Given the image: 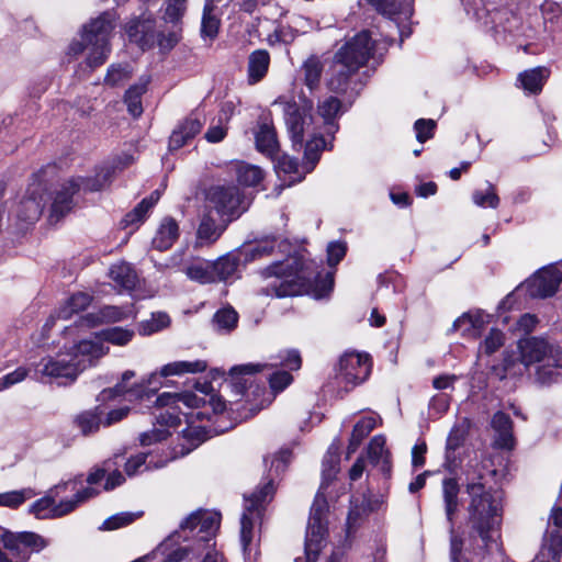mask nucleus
<instances>
[{"instance_id": "obj_1", "label": "nucleus", "mask_w": 562, "mask_h": 562, "mask_svg": "<svg viewBox=\"0 0 562 562\" xmlns=\"http://www.w3.org/2000/svg\"><path fill=\"white\" fill-rule=\"evenodd\" d=\"M495 471L476 459L471 460L465 469V492L468 494V525L484 546H496L503 520V492L487 484V477Z\"/></svg>"}, {"instance_id": "obj_2", "label": "nucleus", "mask_w": 562, "mask_h": 562, "mask_svg": "<svg viewBox=\"0 0 562 562\" xmlns=\"http://www.w3.org/2000/svg\"><path fill=\"white\" fill-rule=\"evenodd\" d=\"M260 276L267 281L260 293L267 296L285 297L307 293L322 300L328 297L334 289V272L322 276L316 271L314 261L305 262L295 257L273 262L262 269Z\"/></svg>"}, {"instance_id": "obj_3", "label": "nucleus", "mask_w": 562, "mask_h": 562, "mask_svg": "<svg viewBox=\"0 0 562 562\" xmlns=\"http://www.w3.org/2000/svg\"><path fill=\"white\" fill-rule=\"evenodd\" d=\"M518 356L505 353L503 367L506 372L521 373L524 369L535 367L536 379L541 384H550L562 372V349L544 337L526 336L517 341Z\"/></svg>"}, {"instance_id": "obj_4", "label": "nucleus", "mask_w": 562, "mask_h": 562, "mask_svg": "<svg viewBox=\"0 0 562 562\" xmlns=\"http://www.w3.org/2000/svg\"><path fill=\"white\" fill-rule=\"evenodd\" d=\"M273 105L282 109L284 122L292 140L293 147L304 146V161L306 172H311L317 161L319 160L321 153L326 148V140L323 135L316 130L311 111L313 102L311 100H303V104L299 105L295 101L280 97L274 100Z\"/></svg>"}, {"instance_id": "obj_5", "label": "nucleus", "mask_w": 562, "mask_h": 562, "mask_svg": "<svg viewBox=\"0 0 562 562\" xmlns=\"http://www.w3.org/2000/svg\"><path fill=\"white\" fill-rule=\"evenodd\" d=\"M218 513L198 509L191 513L181 524L178 530L167 537L150 554L143 557V562H181L191 552L195 551L191 546H182L181 542L191 541L190 532H194L201 540H210L215 536L220 527Z\"/></svg>"}, {"instance_id": "obj_6", "label": "nucleus", "mask_w": 562, "mask_h": 562, "mask_svg": "<svg viewBox=\"0 0 562 562\" xmlns=\"http://www.w3.org/2000/svg\"><path fill=\"white\" fill-rule=\"evenodd\" d=\"M464 11L482 27L491 32L496 40L507 41L508 37H529V27L510 8L499 7L496 0H461Z\"/></svg>"}, {"instance_id": "obj_7", "label": "nucleus", "mask_w": 562, "mask_h": 562, "mask_svg": "<svg viewBox=\"0 0 562 562\" xmlns=\"http://www.w3.org/2000/svg\"><path fill=\"white\" fill-rule=\"evenodd\" d=\"M338 456H330L323 462V483L312 504L306 530V562H315L317 560L318 553L323 548V543L327 535L326 516L328 513V503L325 498L324 491L328 484V481L334 479L338 472Z\"/></svg>"}, {"instance_id": "obj_8", "label": "nucleus", "mask_w": 562, "mask_h": 562, "mask_svg": "<svg viewBox=\"0 0 562 562\" xmlns=\"http://www.w3.org/2000/svg\"><path fill=\"white\" fill-rule=\"evenodd\" d=\"M117 16L115 11L108 10L82 26L81 38L89 53L87 64L97 68L105 63L111 52L110 38Z\"/></svg>"}, {"instance_id": "obj_9", "label": "nucleus", "mask_w": 562, "mask_h": 562, "mask_svg": "<svg viewBox=\"0 0 562 562\" xmlns=\"http://www.w3.org/2000/svg\"><path fill=\"white\" fill-rule=\"evenodd\" d=\"M274 494L273 479L258 486L250 495L244 496V512L240 518V541L245 555L250 554L255 528L261 524L263 512Z\"/></svg>"}, {"instance_id": "obj_10", "label": "nucleus", "mask_w": 562, "mask_h": 562, "mask_svg": "<svg viewBox=\"0 0 562 562\" xmlns=\"http://www.w3.org/2000/svg\"><path fill=\"white\" fill-rule=\"evenodd\" d=\"M155 403L161 408V412L156 415L158 423L167 428H173L181 424V416L186 418L187 424H191L193 412H184L182 408H199L205 404V398L191 392H165L157 396Z\"/></svg>"}, {"instance_id": "obj_11", "label": "nucleus", "mask_w": 562, "mask_h": 562, "mask_svg": "<svg viewBox=\"0 0 562 562\" xmlns=\"http://www.w3.org/2000/svg\"><path fill=\"white\" fill-rule=\"evenodd\" d=\"M374 45L370 32L361 31L347 40L334 54V57L359 71L370 59H374Z\"/></svg>"}, {"instance_id": "obj_12", "label": "nucleus", "mask_w": 562, "mask_h": 562, "mask_svg": "<svg viewBox=\"0 0 562 562\" xmlns=\"http://www.w3.org/2000/svg\"><path fill=\"white\" fill-rule=\"evenodd\" d=\"M0 540L12 555L30 560L32 553H38L48 546L41 535L32 531L12 532L0 526Z\"/></svg>"}, {"instance_id": "obj_13", "label": "nucleus", "mask_w": 562, "mask_h": 562, "mask_svg": "<svg viewBox=\"0 0 562 562\" xmlns=\"http://www.w3.org/2000/svg\"><path fill=\"white\" fill-rule=\"evenodd\" d=\"M206 207L215 210L221 216H238L245 209L241 206V194L235 186H213L206 192Z\"/></svg>"}, {"instance_id": "obj_14", "label": "nucleus", "mask_w": 562, "mask_h": 562, "mask_svg": "<svg viewBox=\"0 0 562 562\" xmlns=\"http://www.w3.org/2000/svg\"><path fill=\"white\" fill-rule=\"evenodd\" d=\"M371 362L368 355L346 352L339 360L337 379L346 385V389L353 387L370 374Z\"/></svg>"}, {"instance_id": "obj_15", "label": "nucleus", "mask_w": 562, "mask_h": 562, "mask_svg": "<svg viewBox=\"0 0 562 562\" xmlns=\"http://www.w3.org/2000/svg\"><path fill=\"white\" fill-rule=\"evenodd\" d=\"M459 483L454 477H446L442 481V497L447 520L450 522V557L451 562H458L463 548V541L454 533L453 519L459 508Z\"/></svg>"}, {"instance_id": "obj_16", "label": "nucleus", "mask_w": 562, "mask_h": 562, "mask_svg": "<svg viewBox=\"0 0 562 562\" xmlns=\"http://www.w3.org/2000/svg\"><path fill=\"white\" fill-rule=\"evenodd\" d=\"M375 10L393 23L398 30L401 42L412 33L408 21L413 15V5L409 0L401 2L389 0H369Z\"/></svg>"}, {"instance_id": "obj_17", "label": "nucleus", "mask_w": 562, "mask_h": 562, "mask_svg": "<svg viewBox=\"0 0 562 562\" xmlns=\"http://www.w3.org/2000/svg\"><path fill=\"white\" fill-rule=\"evenodd\" d=\"M171 266L178 268L191 281L200 284L214 283L212 261L194 258L186 252H177L171 257Z\"/></svg>"}, {"instance_id": "obj_18", "label": "nucleus", "mask_w": 562, "mask_h": 562, "mask_svg": "<svg viewBox=\"0 0 562 562\" xmlns=\"http://www.w3.org/2000/svg\"><path fill=\"white\" fill-rule=\"evenodd\" d=\"M207 363L204 360H180L173 361L161 367L159 372L151 373L147 380L146 387L143 386V396L149 398L150 393H155L159 385L160 379L173 375L195 374L205 371Z\"/></svg>"}, {"instance_id": "obj_19", "label": "nucleus", "mask_w": 562, "mask_h": 562, "mask_svg": "<svg viewBox=\"0 0 562 562\" xmlns=\"http://www.w3.org/2000/svg\"><path fill=\"white\" fill-rule=\"evenodd\" d=\"M358 70L348 66L341 60L333 56L327 79V88L335 93H348L356 95L359 93L360 87L356 80Z\"/></svg>"}, {"instance_id": "obj_20", "label": "nucleus", "mask_w": 562, "mask_h": 562, "mask_svg": "<svg viewBox=\"0 0 562 562\" xmlns=\"http://www.w3.org/2000/svg\"><path fill=\"white\" fill-rule=\"evenodd\" d=\"M562 281V270L558 265H550L536 272L527 282L526 288L532 297L552 296Z\"/></svg>"}, {"instance_id": "obj_21", "label": "nucleus", "mask_w": 562, "mask_h": 562, "mask_svg": "<svg viewBox=\"0 0 562 562\" xmlns=\"http://www.w3.org/2000/svg\"><path fill=\"white\" fill-rule=\"evenodd\" d=\"M279 361L273 363H245L234 366L229 370V375L236 380V383H246L247 380H243L244 375H252L257 372L265 370L268 367H284L290 370H299L301 368V356L296 350H289L278 356Z\"/></svg>"}, {"instance_id": "obj_22", "label": "nucleus", "mask_w": 562, "mask_h": 562, "mask_svg": "<svg viewBox=\"0 0 562 562\" xmlns=\"http://www.w3.org/2000/svg\"><path fill=\"white\" fill-rule=\"evenodd\" d=\"M83 369L85 366L80 368L77 357H70L69 355L44 358L37 366V371L43 375L55 379L63 378L69 382H74Z\"/></svg>"}, {"instance_id": "obj_23", "label": "nucleus", "mask_w": 562, "mask_h": 562, "mask_svg": "<svg viewBox=\"0 0 562 562\" xmlns=\"http://www.w3.org/2000/svg\"><path fill=\"white\" fill-rule=\"evenodd\" d=\"M89 179L90 178L70 179L67 182L63 183L58 190H56L50 207V221L57 222L72 210V196L81 188L86 191H90L89 189H87L86 183V181Z\"/></svg>"}, {"instance_id": "obj_24", "label": "nucleus", "mask_w": 562, "mask_h": 562, "mask_svg": "<svg viewBox=\"0 0 562 562\" xmlns=\"http://www.w3.org/2000/svg\"><path fill=\"white\" fill-rule=\"evenodd\" d=\"M44 193L40 186L30 188L16 209V217L21 223L32 225L36 223L44 210Z\"/></svg>"}, {"instance_id": "obj_25", "label": "nucleus", "mask_w": 562, "mask_h": 562, "mask_svg": "<svg viewBox=\"0 0 562 562\" xmlns=\"http://www.w3.org/2000/svg\"><path fill=\"white\" fill-rule=\"evenodd\" d=\"M562 508L553 507L549 517V526L543 537L542 554L548 552L554 562H559L562 555Z\"/></svg>"}, {"instance_id": "obj_26", "label": "nucleus", "mask_w": 562, "mask_h": 562, "mask_svg": "<svg viewBox=\"0 0 562 562\" xmlns=\"http://www.w3.org/2000/svg\"><path fill=\"white\" fill-rule=\"evenodd\" d=\"M135 378V372L127 370L122 374L121 381L113 387L104 389L100 392L97 397L98 402H106L115 400L116 397H123L128 402L137 401L140 398V383L135 381L128 384L131 379Z\"/></svg>"}, {"instance_id": "obj_27", "label": "nucleus", "mask_w": 562, "mask_h": 562, "mask_svg": "<svg viewBox=\"0 0 562 562\" xmlns=\"http://www.w3.org/2000/svg\"><path fill=\"white\" fill-rule=\"evenodd\" d=\"M204 122L196 113L190 114L173 130L169 138V150H178L189 140L194 138L203 126Z\"/></svg>"}, {"instance_id": "obj_28", "label": "nucleus", "mask_w": 562, "mask_h": 562, "mask_svg": "<svg viewBox=\"0 0 562 562\" xmlns=\"http://www.w3.org/2000/svg\"><path fill=\"white\" fill-rule=\"evenodd\" d=\"M490 322V315L483 312H468L457 318L453 328L460 331L463 337L477 338L482 335Z\"/></svg>"}, {"instance_id": "obj_29", "label": "nucleus", "mask_w": 562, "mask_h": 562, "mask_svg": "<svg viewBox=\"0 0 562 562\" xmlns=\"http://www.w3.org/2000/svg\"><path fill=\"white\" fill-rule=\"evenodd\" d=\"M124 312L116 306L105 305L97 312L88 313L76 322L77 328H94L105 323L119 322L123 318Z\"/></svg>"}, {"instance_id": "obj_30", "label": "nucleus", "mask_w": 562, "mask_h": 562, "mask_svg": "<svg viewBox=\"0 0 562 562\" xmlns=\"http://www.w3.org/2000/svg\"><path fill=\"white\" fill-rule=\"evenodd\" d=\"M256 148L261 154L273 158L279 151V142L273 125L267 121L258 123L255 132Z\"/></svg>"}, {"instance_id": "obj_31", "label": "nucleus", "mask_w": 562, "mask_h": 562, "mask_svg": "<svg viewBox=\"0 0 562 562\" xmlns=\"http://www.w3.org/2000/svg\"><path fill=\"white\" fill-rule=\"evenodd\" d=\"M551 75V70L544 66L527 69L518 75L519 87L529 94H539Z\"/></svg>"}, {"instance_id": "obj_32", "label": "nucleus", "mask_w": 562, "mask_h": 562, "mask_svg": "<svg viewBox=\"0 0 562 562\" xmlns=\"http://www.w3.org/2000/svg\"><path fill=\"white\" fill-rule=\"evenodd\" d=\"M272 159L276 160L274 167L279 178L282 179L286 186L302 181L307 173L305 165L303 166V171H301L297 160L289 155H282L280 157L276 155Z\"/></svg>"}, {"instance_id": "obj_33", "label": "nucleus", "mask_w": 562, "mask_h": 562, "mask_svg": "<svg viewBox=\"0 0 562 562\" xmlns=\"http://www.w3.org/2000/svg\"><path fill=\"white\" fill-rule=\"evenodd\" d=\"M179 237V225L177 221L170 216L161 220L155 236L153 246L158 250L169 249Z\"/></svg>"}, {"instance_id": "obj_34", "label": "nucleus", "mask_w": 562, "mask_h": 562, "mask_svg": "<svg viewBox=\"0 0 562 562\" xmlns=\"http://www.w3.org/2000/svg\"><path fill=\"white\" fill-rule=\"evenodd\" d=\"M341 102L336 97H328L318 103L317 113L323 120L324 133L333 136L338 131L336 119L340 112Z\"/></svg>"}, {"instance_id": "obj_35", "label": "nucleus", "mask_w": 562, "mask_h": 562, "mask_svg": "<svg viewBox=\"0 0 562 562\" xmlns=\"http://www.w3.org/2000/svg\"><path fill=\"white\" fill-rule=\"evenodd\" d=\"M74 355L69 356L77 357V361L80 362V368L83 366L86 368V360L80 359V357H88V364L91 366L93 360L99 359L109 352V347L104 346L99 338H95V340L83 339L74 347Z\"/></svg>"}, {"instance_id": "obj_36", "label": "nucleus", "mask_w": 562, "mask_h": 562, "mask_svg": "<svg viewBox=\"0 0 562 562\" xmlns=\"http://www.w3.org/2000/svg\"><path fill=\"white\" fill-rule=\"evenodd\" d=\"M135 159L133 156L124 154L123 156L117 158V161L114 166L103 167L100 170V172L97 173L95 178L87 180V189H89L90 192L103 189L105 186L110 183L112 176L115 173L117 169L122 170L127 166L132 165Z\"/></svg>"}, {"instance_id": "obj_37", "label": "nucleus", "mask_w": 562, "mask_h": 562, "mask_svg": "<svg viewBox=\"0 0 562 562\" xmlns=\"http://www.w3.org/2000/svg\"><path fill=\"white\" fill-rule=\"evenodd\" d=\"M77 484V479L61 482L54 486V488L50 490V493L54 495H47L44 496L36 502H34L31 506L30 512L34 514L37 518L44 519V518H50V509L54 506L55 503V496H57L60 492H66L68 487L71 485V491L75 490Z\"/></svg>"}, {"instance_id": "obj_38", "label": "nucleus", "mask_w": 562, "mask_h": 562, "mask_svg": "<svg viewBox=\"0 0 562 562\" xmlns=\"http://www.w3.org/2000/svg\"><path fill=\"white\" fill-rule=\"evenodd\" d=\"M215 282H227L239 278V259L233 254H227L216 261H212Z\"/></svg>"}, {"instance_id": "obj_39", "label": "nucleus", "mask_w": 562, "mask_h": 562, "mask_svg": "<svg viewBox=\"0 0 562 562\" xmlns=\"http://www.w3.org/2000/svg\"><path fill=\"white\" fill-rule=\"evenodd\" d=\"M270 65V55L265 49L252 52L248 58V80L250 83L259 82L267 74Z\"/></svg>"}, {"instance_id": "obj_40", "label": "nucleus", "mask_w": 562, "mask_h": 562, "mask_svg": "<svg viewBox=\"0 0 562 562\" xmlns=\"http://www.w3.org/2000/svg\"><path fill=\"white\" fill-rule=\"evenodd\" d=\"M221 21L214 14L213 5L211 2H205L203 8V15L201 21V37L204 42L210 44L217 37Z\"/></svg>"}, {"instance_id": "obj_41", "label": "nucleus", "mask_w": 562, "mask_h": 562, "mask_svg": "<svg viewBox=\"0 0 562 562\" xmlns=\"http://www.w3.org/2000/svg\"><path fill=\"white\" fill-rule=\"evenodd\" d=\"M324 70V64L322 59L316 56H310L302 65V71L304 75V83L311 90H315L321 82V78Z\"/></svg>"}, {"instance_id": "obj_42", "label": "nucleus", "mask_w": 562, "mask_h": 562, "mask_svg": "<svg viewBox=\"0 0 562 562\" xmlns=\"http://www.w3.org/2000/svg\"><path fill=\"white\" fill-rule=\"evenodd\" d=\"M92 296L86 292L74 293L57 312L60 319H69L74 314L85 311L91 303Z\"/></svg>"}, {"instance_id": "obj_43", "label": "nucleus", "mask_w": 562, "mask_h": 562, "mask_svg": "<svg viewBox=\"0 0 562 562\" xmlns=\"http://www.w3.org/2000/svg\"><path fill=\"white\" fill-rule=\"evenodd\" d=\"M368 458L374 465L381 467L383 472L390 471L389 453L385 450V438L381 435L374 436L368 447Z\"/></svg>"}, {"instance_id": "obj_44", "label": "nucleus", "mask_w": 562, "mask_h": 562, "mask_svg": "<svg viewBox=\"0 0 562 562\" xmlns=\"http://www.w3.org/2000/svg\"><path fill=\"white\" fill-rule=\"evenodd\" d=\"M277 246H280V243L274 237L265 238L255 244L247 245L243 254L247 261H254L272 255Z\"/></svg>"}, {"instance_id": "obj_45", "label": "nucleus", "mask_w": 562, "mask_h": 562, "mask_svg": "<svg viewBox=\"0 0 562 562\" xmlns=\"http://www.w3.org/2000/svg\"><path fill=\"white\" fill-rule=\"evenodd\" d=\"M102 415L103 411L100 406H97L93 409L85 411L78 414L75 418V424L81 430V432L87 436L99 430L102 423Z\"/></svg>"}, {"instance_id": "obj_46", "label": "nucleus", "mask_w": 562, "mask_h": 562, "mask_svg": "<svg viewBox=\"0 0 562 562\" xmlns=\"http://www.w3.org/2000/svg\"><path fill=\"white\" fill-rule=\"evenodd\" d=\"M109 274L115 285L121 289L130 291L135 288L137 277L130 265H114L111 267Z\"/></svg>"}, {"instance_id": "obj_47", "label": "nucleus", "mask_w": 562, "mask_h": 562, "mask_svg": "<svg viewBox=\"0 0 562 562\" xmlns=\"http://www.w3.org/2000/svg\"><path fill=\"white\" fill-rule=\"evenodd\" d=\"M236 177L240 184L255 187L263 179V171L258 166L239 162L235 166Z\"/></svg>"}, {"instance_id": "obj_48", "label": "nucleus", "mask_w": 562, "mask_h": 562, "mask_svg": "<svg viewBox=\"0 0 562 562\" xmlns=\"http://www.w3.org/2000/svg\"><path fill=\"white\" fill-rule=\"evenodd\" d=\"M222 231L217 227L214 218L210 214L202 217L196 232V239L200 245H209L217 240Z\"/></svg>"}, {"instance_id": "obj_49", "label": "nucleus", "mask_w": 562, "mask_h": 562, "mask_svg": "<svg viewBox=\"0 0 562 562\" xmlns=\"http://www.w3.org/2000/svg\"><path fill=\"white\" fill-rule=\"evenodd\" d=\"M306 22L307 20L303 18H297L293 21L294 25L281 24L274 30L273 34L271 35V38L274 37L277 42L286 45L291 44L300 34L305 33V31H300L299 27H302L303 23Z\"/></svg>"}, {"instance_id": "obj_50", "label": "nucleus", "mask_w": 562, "mask_h": 562, "mask_svg": "<svg viewBox=\"0 0 562 562\" xmlns=\"http://www.w3.org/2000/svg\"><path fill=\"white\" fill-rule=\"evenodd\" d=\"M471 427V422L468 418H461L458 420L452 427L448 438H447V450L456 451L459 447L464 442L469 430Z\"/></svg>"}, {"instance_id": "obj_51", "label": "nucleus", "mask_w": 562, "mask_h": 562, "mask_svg": "<svg viewBox=\"0 0 562 562\" xmlns=\"http://www.w3.org/2000/svg\"><path fill=\"white\" fill-rule=\"evenodd\" d=\"M133 331L122 327H110L102 329L95 334V338H99L102 342H111L117 346H124L131 341Z\"/></svg>"}, {"instance_id": "obj_52", "label": "nucleus", "mask_w": 562, "mask_h": 562, "mask_svg": "<svg viewBox=\"0 0 562 562\" xmlns=\"http://www.w3.org/2000/svg\"><path fill=\"white\" fill-rule=\"evenodd\" d=\"M473 203L480 207L496 209L499 204L495 187L487 182L484 190H475L472 194Z\"/></svg>"}, {"instance_id": "obj_53", "label": "nucleus", "mask_w": 562, "mask_h": 562, "mask_svg": "<svg viewBox=\"0 0 562 562\" xmlns=\"http://www.w3.org/2000/svg\"><path fill=\"white\" fill-rule=\"evenodd\" d=\"M238 322L237 313L232 308H222L213 317V323L217 330L228 333L233 330Z\"/></svg>"}, {"instance_id": "obj_54", "label": "nucleus", "mask_w": 562, "mask_h": 562, "mask_svg": "<svg viewBox=\"0 0 562 562\" xmlns=\"http://www.w3.org/2000/svg\"><path fill=\"white\" fill-rule=\"evenodd\" d=\"M133 69L130 65H111L108 69L104 82L109 86L123 85L132 78Z\"/></svg>"}, {"instance_id": "obj_55", "label": "nucleus", "mask_w": 562, "mask_h": 562, "mask_svg": "<svg viewBox=\"0 0 562 562\" xmlns=\"http://www.w3.org/2000/svg\"><path fill=\"white\" fill-rule=\"evenodd\" d=\"M171 319L165 312L151 313L150 317L143 321V335H153L170 326Z\"/></svg>"}, {"instance_id": "obj_56", "label": "nucleus", "mask_w": 562, "mask_h": 562, "mask_svg": "<svg viewBox=\"0 0 562 562\" xmlns=\"http://www.w3.org/2000/svg\"><path fill=\"white\" fill-rule=\"evenodd\" d=\"M35 494L31 488L0 493V506L9 507V508H18L27 498H31Z\"/></svg>"}, {"instance_id": "obj_57", "label": "nucleus", "mask_w": 562, "mask_h": 562, "mask_svg": "<svg viewBox=\"0 0 562 562\" xmlns=\"http://www.w3.org/2000/svg\"><path fill=\"white\" fill-rule=\"evenodd\" d=\"M493 428L499 434L503 447H508L512 439V420L509 416L503 412H497L492 418Z\"/></svg>"}, {"instance_id": "obj_58", "label": "nucleus", "mask_w": 562, "mask_h": 562, "mask_svg": "<svg viewBox=\"0 0 562 562\" xmlns=\"http://www.w3.org/2000/svg\"><path fill=\"white\" fill-rule=\"evenodd\" d=\"M198 529L199 527L195 529L194 532H190L191 540L194 542V546H191V548H194L195 550L191 552L200 553V551H206L202 562H218L220 554L214 549L213 544L210 543L214 536L210 540H201L196 535Z\"/></svg>"}, {"instance_id": "obj_59", "label": "nucleus", "mask_w": 562, "mask_h": 562, "mask_svg": "<svg viewBox=\"0 0 562 562\" xmlns=\"http://www.w3.org/2000/svg\"><path fill=\"white\" fill-rule=\"evenodd\" d=\"M505 344V335L502 330L493 328L480 345V353L487 356L496 352Z\"/></svg>"}, {"instance_id": "obj_60", "label": "nucleus", "mask_w": 562, "mask_h": 562, "mask_svg": "<svg viewBox=\"0 0 562 562\" xmlns=\"http://www.w3.org/2000/svg\"><path fill=\"white\" fill-rule=\"evenodd\" d=\"M124 459L122 454H114L113 458H110L101 464V467H95L87 476V483L90 485H94L100 483L103 479H105L106 473L111 471V469L115 465H119V460Z\"/></svg>"}, {"instance_id": "obj_61", "label": "nucleus", "mask_w": 562, "mask_h": 562, "mask_svg": "<svg viewBox=\"0 0 562 562\" xmlns=\"http://www.w3.org/2000/svg\"><path fill=\"white\" fill-rule=\"evenodd\" d=\"M379 416L370 415L361 418L353 427L355 442H362V440L375 428Z\"/></svg>"}, {"instance_id": "obj_62", "label": "nucleus", "mask_w": 562, "mask_h": 562, "mask_svg": "<svg viewBox=\"0 0 562 562\" xmlns=\"http://www.w3.org/2000/svg\"><path fill=\"white\" fill-rule=\"evenodd\" d=\"M124 103L127 106V111L134 117L140 115V86H131L124 94Z\"/></svg>"}, {"instance_id": "obj_63", "label": "nucleus", "mask_w": 562, "mask_h": 562, "mask_svg": "<svg viewBox=\"0 0 562 562\" xmlns=\"http://www.w3.org/2000/svg\"><path fill=\"white\" fill-rule=\"evenodd\" d=\"M187 9V0H169L166 11H165V20L169 23H178Z\"/></svg>"}, {"instance_id": "obj_64", "label": "nucleus", "mask_w": 562, "mask_h": 562, "mask_svg": "<svg viewBox=\"0 0 562 562\" xmlns=\"http://www.w3.org/2000/svg\"><path fill=\"white\" fill-rule=\"evenodd\" d=\"M137 518V515L131 513H121L105 519L101 526L102 530H114L132 524Z\"/></svg>"}]
</instances>
